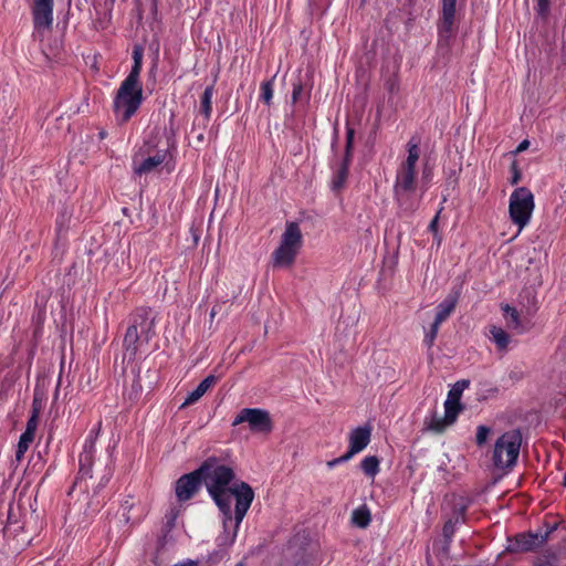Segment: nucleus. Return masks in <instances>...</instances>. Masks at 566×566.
Segmentation results:
<instances>
[{
    "instance_id": "1",
    "label": "nucleus",
    "mask_w": 566,
    "mask_h": 566,
    "mask_svg": "<svg viewBox=\"0 0 566 566\" xmlns=\"http://www.w3.org/2000/svg\"><path fill=\"white\" fill-rule=\"evenodd\" d=\"M198 472L219 511H226L228 514L229 507H232V497L238 504L241 486L249 485L247 482L235 480L233 468L218 457L207 458L198 468Z\"/></svg>"
},
{
    "instance_id": "2",
    "label": "nucleus",
    "mask_w": 566,
    "mask_h": 566,
    "mask_svg": "<svg viewBox=\"0 0 566 566\" xmlns=\"http://www.w3.org/2000/svg\"><path fill=\"white\" fill-rule=\"evenodd\" d=\"M407 157L399 164L394 184V198L403 213H413L421 203L422 195H418L417 163L420 158V143L418 138H410L406 145Z\"/></svg>"
},
{
    "instance_id": "3",
    "label": "nucleus",
    "mask_w": 566,
    "mask_h": 566,
    "mask_svg": "<svg viewBox=\"0 0 566 566\" xmlns=\"http://www.w3.org/2000/svg\"><path fill=\"white\" fill-rule=\"evenodd\" d=\"M253 500V489L250 485H243L238 494V504L234 506V512L232 507H229V514L226 511H220L222 514L223 532L217 537L218 546L229 547L235 542L240 525Z\"/></svg>"
},
{
    "instance_id": "4",
    "label": "nucleus",
    "mask_w": 566,
    "mask_h": 566,
    "mask_svg": "<svg viewBox=\"0 0 566 566\" xmlns=\"http://www.w3.org/2000/svg\"><path fill=\"white\" fill-rule=\"evenodd\" d=\"M154 328V316L150 307H138L132 315L130 325L124 336V348L134 357L138 350V344L142 337L146 342L150 338Z\"/></svg>"
},
{
    "instance_id": "5",
    "label": "nucleus",
    "mask_w": 566,
    "mask_h": 566,
    "mask_svg": "<svg viewBox=\"0 0 566 566\" xmlns=\"http://www.w3.org/2000/svg\"><path fill=\"white\" fill-rule=\"evenodd\" d=\"M303 237L298 223L287 222L281 235L279 247L272 253L274 268L291 266L302 248Z\"/></svg>"
},
{
    "instance_id": "6",
    "label": "nucleus",
    "mask_w": 566,
    "mask_h": 566,
    "mask_svg": "<svg viewBox=\"0 0 566 566\" xmlns=\"http://www.w3.org/2000/svg\"><path fill=\"white\" fill-rule=\"evenodd\" d=\"M143 85L120 83L113 99V112L118 123H127L139 109L144 96Z\"/></svg>"
},
{
    "instance_id": "7",
    "label": "nucleus",
    "mask_w": 566,
    "mask_h": 566,
    "mask_svg": "<svg viewBox=\"0 0 566 566\" xmlns=\"http://www.w3.org/2000/svg\"><path fill=\"white\" fill-rule=\"evenodd\" d=\"M522 437L518 431L504 432L494 443L492 462L496 469L512 468L518 458Z\"/></svg>"
},
{
    "instance_id": "8",
    "label": "nucleus",
    "mask_w": 566,
    "mask_h": 566,
    "mask_svg": "<svg viewBox=\"0 0 566 566\" xmlns=\"http://www.w3.org/2000/svg\"><path fill=\"white\" fill-rule=\"evenodd\" d=\"M534 208V196L528 188L518 187L511 193L509 213L512 223L517 226L518 233L530 223Z\"/></svg>"
},
{
    "instance_id": "9",
    "label": "nucleus",
    "mask_w": 566,
    "mask_h": 566,
    "mask_svg": "<svg viewBox=\"0 0 566 566\" xmlns=\"http://www.w3.org/2000/svg\"><path fill=\"white\" fill-rule=\"evenodd\" d=\"M247 422L253 432L270 433L273 430V421L269 411L260 408H243L234 418L232 426Z\"/></svg>"
},
{
    "instance_id": "10",
    "label": "nucleus",
    "mask_w": 566,
    "mask_h": 566,
    "mask_svg": "<svg viewBox=\"0 0 566 566\" xmlns=\"http://www.w3.org/2000/svg\"><path fill=\"white\" fill-rule=\"evenodd\" d=\"M101 427L102 424L101 422H98L96 427L93 428L85 438L83 450L78 457L80 470L75 483L87 478H92V468L96 453V440L98 438Z\"/></svg>"
},
{
    "instance_id": "11",
    "label": "nucleus",
    "mask_w": 566,
    "mask_h": 566,
    "mask_svg": "<svg viewBox=\"0 0 566 566\" xmlns=\"http://www.w3.org/2000/svg\"><path fill=\"white\" fill-rule=\"evenodd\" d=\"M54 0H32V20L34 34L50 30L53 24Z\"/></svg>"
},
{
    "instance_id": "12",
    "label": "nucleus",
    "mask_w": 566,
    "mask_h": 566,
    "mask_svg": "<svg viewBox=\"0 0 566 566\" xmlns=\"http://www.w3.org/2000/svg\"><path fill=\"white\" fill-rule=\"evenodd\" d=\"M202 484V476L198 469L181 475L175 484L176 497L179 502L189 501L199 490Z\"/></svg>"
},
{
    "instance_id": "13",
    "label": "nucleus",
    "mask_w": 566,
    "mask_h": 566,
    "mask_svg": "<svg viewBox=\"0 0 566 566\" xmlns=\"http://www.w3.org/2000/svg\"><path fill=\"white\" fill-rule=\"evenodd\" d=\"M547 539V535L542 534H518L509 545L507 549L515 553H525L535 551L542 546Z\"/></svg>"
},
{
    "instance_id": "14",
    "label": "nucleus",
    "mask_w": 566,
    "mask_h": 566,
    "mask_svg": "<svg viewBox=\"0 0 566 566\" xmlns=\"http://www.w3.org/2000/svg\"><path fill=\"white\" fill-rule=\"evenodd\" d=\"M371 429L368 426L357 427L349 432L347 453L353 458L361 452L370 442Z\"/></svg>"
},
{
    "instance_id": "15",
    "label": "nucleus",
    "mask_w": 566,
    "mask_h": 566,
    "mask_svg": "<svg viewBox=\"0 0 566 566\" xmlns=\"http://www.w3.org/2000/svg\"><path fill=\"white\" fill-rule=\"evenodd\" d=\"M166 158L167 150H158L155 155L148 156L143 160H138L137 157H135L133 160V170L138 176L149 174L161 165Z\"/></svg>"
},
{
    "instance_id": "16",
    "label": "nucleus",
    "mask_w": 566,
    "mask_h": 566,
    "mask_svg": "<svg viewBox=\"0 0 566 566\" xmlns=\"http://www.w3.org/2000/svg\"><path fill=\"white\" fill-rule=\"evenodd\" d=\"M460 297V290H455L448 294V296L436 307L434 322L442 324L454 311Z\"/></svg>"
},
{
    "instance_id": "17",
    "label": "nucleus",
    "mask_w": 566,
    "mask_h": 566,
    "mask_svg": "<svg viewBox=\"0 0 566 566\" xmlns=\"http://www.w3.org/2000/svg\"><path fill=\"white\" fill-rule=\"evenodd\" d=\"M217 380L218 378L213 375L207 376L203 380L200 381L196 389L189 392L180 408H186L197 402L211 387L216 385Z\"/></svg>"
},
{
    "instance_id": "18",
    "label": "nucleus",
    "mask_w": 566,
    "mask_h": 566,
    "mask_svg": "<svg viewBox=\"0 0 566 566\" xmlns=\"http://www.w3.org/2000/svg\"><path fill=\"white\" fill-rule=\"evenodd\" d=\"M457 0H442V18L439 27L440 33H449L452 30L455 17Z\"/></svg>"
},
{
    "instance_id": "19",
    "label": "nucleus",
    "mask_w": 566,
    "mask_h": 566,
    "mask_svg": "<svg viewBox=\"0 0 566 566\" xmlns=\"http://www.w3.org/2000/svg\"><path fill=\"white\" fill-rule=\"evenodd\" d=\"M143 65V51L140 48H135L133 50V66L129 74L125 77L123 83L130 85H143L139 77Z\"/></svg>"
},
{
    "instance_id": "20",
    "label": "nucleus",
    "mask_w": 566,
    "mask_h": 566,
    "mask_svg": "<svg viewBox=\"0 0 566 566\" xmlns=\"http://www.w3.org/2000/svg\"><path fill=\"white\" fill-rule=\"evenodd\" d=\"M490 340L496 346L499 352L505 353L509 348L511 337L500 326H490Z\"/></svg>"
},
{
    "instance_id": "21",
    "label": "nucleus",
    "mask_w": 566,
    "mask_h": 566,
    "mask_svg": "<svg viewBox=\"0 0 566 566\" xmlns=\"http://www.w3.org/2000/svg\"><path fill=\"white\" fill-rule=\"evenodd\" d=\"M424 426L428 430L440 433L444 431L447 427L451 426V423H449L444 416L441 417L434 411L431 412L430 416L426 417Z\"/></svg>"
},
{
    "instance_id": "22",
    "label": "nucleus",
    "mask_w": 566,
    "mask_h": 566,
    "mask_svg": "<svg viewBox=\"0 0 566 566\" xmlns=\"http://www.w3.org/2000/svg\"><path fill=\"white\" fill-rule=\"evenodd\" d=\"M371 521V514L366 505H361L353 511L352 522L354 525L366 528Z\"/></svg>"
},
{
    "instance_id": "23",
    "label": "nucleus",
    "mask_w": 566,
    "mask_h": 566,
    "mask_svg": "<svg viewBox=\"0 0 566 566\" xmlns=\"http://www.w3.org/2000/svg\"><path fill=\"white\" fill-rule=\"evenodd\" d=\"M212 97H213V86H207L201 95L200 99V112L207 119L210 118L212 113Z\"/></svg>"
},
{
    "instance_id": "24",
    "label": "nucleus",
    "mask_w": 566,
    "mask_h": 566,
    "mask_svg": "<svg viewBox=\"0 0 566 566\" xmlns=\"http://www.w3.org/2000/svg\"><path fill=\"white\" fill-rule=\"evenodd\" d=\"M462 410L460 401L447 398L444 401V417L449 423L453 424Z\"/></svg>"
},
{
    "instance_id": "25",
    "label": "nucleus",
    "mask_w": 566,
    "mask_h": 566,
    "mask_svg": "<svg viewBox=\"0 0 566 566\" xmlns=\"http://www.w3.org/2000/svg\"><path fill=\"white\" fill-rule=\"evenodd\" d=\"M363 472L370 478H374L379 472V459L376 455L365 457L360 462Z\"/></svg>"
},
{
    "instance_id": "26",
    "label": "nucleus",
    "mask_w": 566,
    "mask_h": 566,
    "mask_svg": "<svg viewBox=\"0 0 566 566\" xmlns=\"http://www.w3.org/2000/svg\"><path fill=\"white\" fill-rule=\"evenodd\" d=\"M502 311L504 313L505 318L509 319L507 326L512 329L520 331L522 324H521L520 314L516 311V308L512 307L509 304H505L502 306Z\"/></svg>"
},
{
    "instance_id": "27",
    "label": "nucleus",
    "mask_w": 566,
    "mask_h": 566,
    "mask_svg": "<svg viewBox=\"0 0 566 566\" xmlns=\"http://www.w3.org/2000/svg\"><path fill=\"white\" fill-rule=\"evenodd\" d=\"M274 80L275 75L272 78L262 82L260 86V101H262L268 106H270L272 103L274 93Z\"/></svg>"
},
{
    "instance_id": "28",
    "label": "nucleus",
    "mask_w": 566,
    "mask_h": 566,
    "mask_svg": "<svg viewBox=\"0 0 566 566\" xmlns=\"http://www.w3.org/2000/svg\"><path fill=\"white\" fill-rule=\"evenodd\" d=\"M34 440V437L31 436L29 432H23L20 436L17 450H15V460L20 462L23 458L25 452L28 451L30 444Z\"/></svg>"
},
{
    "instance_id": "29",
    "label": "nucleus",
    "mask_w": 566,
    "mask_h": 566,
    "mask_svg": "<svg viewBox=\"0 0 566 566\" xmlns=\"http://www.w3.org/2000/svg\"><path fill=\"white\" fill-rule=\"evenodd\" d=\"M350 159L343 160L340 167L338 168L337 172L335 174L333 178V189L337 190L340 189L346 180L347 174H348V166H349Z\"/></svg>"
},
{
    "instance_id": "30",
    "label": "nucleus",
    "mask_w": 566,
    "mask_h": 566,
    "mask_svg": "<svg viewBox=\"0 0 566 566\" xmlns=\"http://www.w3.org/2000/svg\"><path fill=\"white\" fill-rule=\"evenodd\" d=\"M470 385L469 380L457 381L448 392V398L460 401L462 392Z\"/></svg>"
},
{
    "instance_id": "31",
    "label": "nucleus",
    "mask_w": 566,
    "mask_h": 566,
    "mask_svg": "<svg viewBox=\"0 0 566 566\" xmlns=\"http://www.w3.org/2000/svg\"><path fill=\"white\" fill-rule=\"evenodd\" d=\"M556 555L549 551L536 556L534 566H554L556 563Z\"/></svg>"
},
{
    "instance_id": "32",
    "label": "nucleus",
    "mask_w": 566,
    "mask_h": 566,
    "mask_svg": "<svg viewBox=\"0 0 566 566\" xmlns=\"http://www.w3.org/2000/svg\"><path fill=\"white\" fill-rule=\"evenodd\" d=\"M441 324H437V322L433 321L430 328L426 332L423 343L426 346L431 347L434 343V339L437 338V335L439 333Z\"/></svg>"
},
{
    "instance_id": "33",
    "label": "nucleus",
    "mask_w": 566,
    "mask_h": 566,
    "mask_svg": "<svg viewBox=\"0 0 566 566\" xmlns=\"http://www.w3.org/2000/svg\"><path fill=\"white\" fill-rule=\"evenodd\" d=\"M490 433H491V428L490 427L483 426V424L479 426L476 428L475 443L479 447H482L483 444H485Z\"/></svg>"
},
{
    "instance_id": "34",
    "label": "nucleus",
    "mask_w": 566,
    "mask_h": 566,
    "mask_svg": "<svg viewBox=\"0 0 566 566\" xmlns=\"http://www.w3.org/2000/svg\"><path fill=\"white\" fill-rule=\"evenodd\" d=\"M465 512L467 506L461 504L460 506L454 507L453 516L450 520H453L455 525L462 524L465 522Z\"/></svg>"
},
{
    "instance_id": "35",
    "label": "nucleus",
    "mask_w": 566,
    "mask_h": 566,
    "mask_svg": "<svg viewBox=\"0 0 566 566\" xmlns=\"http://www.w3.org/2000/svg\"><path fill=\"white\" fill-rule=\"evenodd\" d=\"M355 132L353 128H347L346 130V149H345V159H352V148L354 143Z\"/></svg>"
},
{
    "instance_id": "36",
    "label": "nucleus",
    "mask_w": 566,
    "mask_h": 566,
    "mask_svg": "<svg viewBox=\"0 0 566 566\" xmlns=\"http://www.w3.org/2000/svg\"><path fill=\"white\" fill-rule=\"evenodd\" d=\"M457 525L453 523V520H448L443 525V536L447 538V541H450L455 532Z\"/></svg>"
},
{
    "instance_id": "37",
    "label": "nucleus",
    "mask_w": 566,
    "mask_h": 566,
    "mask_svg": "<svg viewBox=\"0 0 566 566\" xmlns=\"http://www.w3.org/2000/svg\"><path fill=\"white\" fill-rule=\"evenodd\" d=\"M38 422H39V417L31 415L30 418L28 419L24 432H29L31 436L34 437L35 430L38 428Z\"/></svg>"
},
{
    "instance_id": "38",
    "label": "nucleus",
    "mask_w": 566,
    "mask_h": 566,
    "mask_svg": "<svg viewBox=\"0 0 566 566\" xmlns=\"http://www.w3.org/2000/svg\"><path fill=\"white\" fill-rule=\"evenodd\" d=\"M511 172H512V177H511V180H510L511 184L512 185L518 184L521 178H522V174H521V170H520L516 161L512 163V165H511Z\"/></svg>"
},
{
    "instance_id": "39",
    "label": "nucleus",
    "mask_w": 566,
    "mask_h": 566,
    "mask_svg": "<svg viewBox=\"0 0 566 566\" xmlns=\"http://www.w3.org/2000/svg\"><path fill=\"white\" fill-rule=\"evenodd\" d=\"M350 459H352V457L346 452V453H344L343 455H340V457H338L336 459L327 461L326 465H327L328 469H333L336 465L342 464L344 462H347Z\"/></svg>"
},
{
    "instance_id": "40",
    "label": "nucleus",
    "mask_w": 566,
    "mask_h": 566,
    "mask_svg": "<svg viewBox=\"0 0 566 566\" xmlns=\"http://www.w3.org/2000/svg\"><path fill=\"white\" fill-rule=\"evenodd\" d=\"M536 10L539 15L545 17L549 10V0H537Z\"/></svg>"
},
{
    "instance_id": "41",
    "label": "nucleus",
    "mask_w": 566,
    "mask_h": 566,
    "mask_svg": "<svg viewBox=\"0 0 566 566\" xmlns=\"http://www.w3.org/2000/svg\"><path fill=\"white\" fill-rule=\"evenodd\" d=\"M536 10L539 15L545 17L549 10V0H537Z\"/></svg>"
},
{
    "instance_id": "42",
    "label": "nucleus",
    "mask_w": 566,
    "mask_h": 566,
    "mask_svg": "<svg viewBox=\"0 0 566 566\" xmlns=\"http://www.w3.org/2000/svg\"><path fill=\"white\" fill-rule=\"evenodd\" d=\"M41 410H42V400L39 399L36 396H34L33 401H32L31 415L35 416V417H40Z\"/></svg>"
},
{
    "instance_id": "43",
    "label": "nucleus",
    "mask_w": 566,
    "mask_h": 566,
    "mask_svg": "<svg viewBox=\"0 0 566 566\" xmlns=\"http://www.w3.org/2000/svg\"><path fill=\"white\" fill-rule=\"evenodd\" d=\"M302 90H303V87L300 83L293 85V92H292L293 103H295L298 99V97L302 93Z\"/></svg>"
},
{
    "instance_id": "44",
    "label": "nucleus",
    "mask_w": 566,
    "mask_h": 566,
    "mask_svg": "<svg viewBox=\"0 0 566 566\" xmlns=\"http://www.w3.org/2000/svg\"><path fill=\"white\" fill-rule=\"evenodd\" d=\"M438 220H439V214H437L432 220L431 222L429 223V230L432 231V232H437V229H438Z\"/></svg>"
},
{
    "instance_id": "45",
    "label": "nucleus",
    "mask_w": 566,
    "mask_h": 566,
    "mask_svg": "<svg viewBox=\"0 0 566 566\" xmlns=\"http://www.w3.org/2000/svg\"><path fill=\"white\" fill-rule=\"evenodd\" d=\"M528 146H530V142L527 139L521 142L516 148V153H522V151L526 150L528 148Z\"/></svg>"
},
{
    "instance_id": "46",
    "label": "nucleus",
    "mask_w": 566,
    "mask_h": 566,
    "mask_svg": "<svg viewBox=\"0 0 566 566\" xmlns=\"http://www.w3.org/2000/svg\"><path fill=\"white\" fill-rule=\"evenodd\" d=\"M111 479V473H106L103 478H102V485L106 484Z\"/></svg>"
},
{
    "instance_id": "47",
    "label": "nucleus",
    "mask_w": 566,
    "mask_h": 566,
    "mask_svg": "<svg viewBox=\"0 0 566 566\" xmlns=\"http://www.w3.org/2000/svg\"><path fill=\"white\" fill-rule=\"evenodd\" d=\"M216 316V308L213 307L210 313V317L213 318Z\"/></svg>"
},
{
    "instance_id": "48",
    "label": "nucleus",
    "mask_w": 566,
    "mask_h": 566,
    "mask_svg": "<svg viewBox=\"0 0 566 566\" xmlns=\"http://www.w3.org/2000/svg\"><path fill=\"white\" fill-rule=\"evenodd\" d=\"M105 135H106V134H105V132H101V133H99V137H101V138H104V137H105Z\"/></svg>"
},
{
    "instance_id": "49",
    "label": "nucleus",
    "mask_w": 566,
    "mask_h": 566,
    "mask_svg": "<svg viewBox=\"0 0 566 566\" xmlns=\"http://www.w3.org/2000/svg\"><path fill=\"white\" fill-rule=\"evenodd\" d=\"M563 484L566 488V473L564 474V482H563Z\"/></svg>"
}]
</instances>
